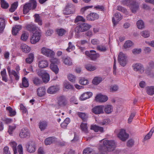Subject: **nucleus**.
Returning <instances> with one entry per match:
<instances>
[{
    "label": "nucleus",
    "instance_id": "nucleus-1",
    "mask_svg": "<svg viewBox=\"0 0 154 154\" xmlns=\"http://www.w3.org/2000/svg\"><path fill=\"white\" fill-rule=\"evenodd\" d=\"M115 147L116 144L114 140H104L103 145L100 146L99 149L101 152L112 151L115 149Z\"/></svg>",
    "mask_w": 154,
    "mask_h": 154
},
{
    "label": "nucleus",
    "instance_id": "nucleus-2",
    "mask_svg": "<svg viewBox=\"0 0 154 154\" xmlns=\"http://www.w3.org/2000/svg\"><path fill=\"white\" fill-rule=\"evenodd\" d=\"M7 69L8 75L10 79H12V76L13 75L14 76L16 80L18 81L19 80L20 76L18 72L20 70V68L19 66H17L16 67V70L17 72L14 70H11V68L9 66H8Z\"/></svg>",
    "mask_w": 154,
    "mask_h": 154
},
{
    "label": "nucleus",
    "instance_id": "nucleus-3",
    "mask_svg": "<svg viewBox=\"0 0 154 154\" xmlns=\"http://www.w3.org/2000/svg\"><path fill=\"white\" fill-rule=\"evenodd\" d=\"M91 26L88 24L82 23L77 25L75 28V32L78 33L83 32L88 30Z\"/></svg>",
    "mask_w": 154,
    "mask_h": 154
},
{
    "label": "nucleus",
    "instance_id": "nucleus-4",
    "mask_svg": "<svg viewBox=\"0 0 154 154\" xmlns=\"http://www.w3.org/2000/svg\"><path fill=\"white\" fill-rule=\"evenodd\" d=\"M51 63L50 65V68L56 74H57L59 71V68L57 64L59 63V60L56 58L52 59L51 60Z\"/></svg>",
    "mask_w": 154,
    "mask_h": 154
},
{
    "label": "nucleus",
    "instance_id": "nucleus-5",
    "mask_svg": "<svg viewBox=\"0 0 154 154\" xmlns=\"http://www.w3.org/2000/svg\"><path fill=\"white\" fill-rule=\"evenodd\" d=\"M41 34L40 32L38 31H36L31 36L30 42L32 44H35L38 42L40 39Z\"/></svg>",
    "mask_w": 154,
    "mask_h": 154
},
{
    "label": "nucleus",
    "instance_id": "nucleus-6",
    "mask_svg": "<svg viewBox=\"0 0 154 154\" xmlns=\"http://www.w3.org/2000/svg\"><path fill=\"white\" fill-rule=\"evenodd\" d=\"M133 70L139 73L142 74L145 70L143 65L140 63H136L133 64L132 66Z\"/></svg>",
    "mask_w": 154,
    "mask_h": 154
},
{
    "label": "nucleus",
    "instance_id": "nucleus-7",
    "mask_svg": "<svg viewBox=\"0 0 154 154\" xmlns=\"http://www.w3.org/2000/svg\"><path fill=\"white\" fill-rule=\"evenodd\" d=\"M74 11L73 5L72 3H69L66 5L63 12L64 14L67 15L73 13Z\"/></svg>",
    "mask_w": 154,
    "mask_h": 154
},
{
    "label": "nucleus",
    "instance_id": "nucleus-8",
    "mask_svg": "<svg viewBox=\"0 0 154 154\" xmlns=\"http://www.w3.org/2000/svg\"><path fill=\"white\" fill-rule=\"evenodd\" d=\"M120 65L123 66H125L127 63V57L122 52L119 53L118 59Z\"/></svg>",
    "mask_w": 154,
    "mask_h": 154
},
{
    "label": "nucleus",
    "instance_id": "nucleus-9",
    "mask_svg": "<svg viewBox=\"0 0 154 154\" xmlns=\"http://www.w3.org/2000/svg\"><path fill=\"white\" fill-rule=\"evenodd\" d=\"M56 102L59 106H65L67 104V101L64 96L61 95L57 97Z\"/></svg>",
    "mask_w": 154,
    "mask_h": 154
},
{
    "label": "nucleus",
    "instance_id": "nucleus-10",
    "mask_svg": "<svg viewBox=\"0 0 154 154\" xmlns=\"http://www.w3.org/2000/svg\"><path fill=\"white\" fill-rule=\"evenodd\" d=\"M27 151L29 152H34L36 149L35 143L32 141H29L26 144Z\"/></svg>",
    "mask_w": 154,
    "mask_h": 154
},
{
    "label": "nucleus",
    "instance_id": "nucleus-11",
    "mask_svg": "<svg viewBox=\"0 0 154 154\" xmlns=\"http://www.w3.org/2000/svg\"><path fill=\"white\" fill-rule=\"evenodd\" d=\"M19 136L21 138H29L30 136V131L27 128H23L21 130Z\"/></svg>",
    "mask_w": 154,
    "mask_h": 154
},
{
    "label": "nucleus",
    "instance_id": "nucleus-12",
    "mask_svg": "<svg viewBox=\"0 0 154 154\" xmlns=\"http://www.w3.org/2000/svg\"><path fill=\"white\" fill-rule=\"evenodd\" d=\"M104 106L99 105L94 106L92 109V112L95 114L98 115L104 113Z\"/></svg>",
    "mask_w": 154,
    "mask_h": 154
},
{
    "label": "nucleus",
    "instance_id": "nucleus-13",
    "mask_svg": "<svg viewBox=\"0 0 154 154\" xmlns=\"http://www.w3.org/2000/svg\"><path fill=\"white\" fill-rule=\"evenodd\" d=\"M129 135L127 134L125 130L121 129L118 134V137L122 141H125L129 137Z\"/></svg>",
    "mask_w": 154,
    "mask_h": 154
},
{
    "label": "nucleus",
    "instance_id": "nucleus-14",
    "mask_svg": "<svg viewBox=\"0 0 154 154\" xmlns=\"http://www.w3.org/2000/svg\"><path fill=\"white\" fill-rule=\"evenodd\" d=\"M41 52L43 54L48 57H52L54 54L51 50L44 47L42 48Z\"/></svg>",
    "mask_w": 154,
    "mask_h": 154
},
{
    "label": "nucleus",
    "instance_id": "nucleus-15",
    "mask_svg": "<svg viewBox=\"0 0 154 154\" xmlns=\"http://www.w3.org/2000/svg\"><path fill=\"white\" fill-rule=\"evenodd\" d=\"M26 29L29 31L30 33H33L34 32H35L36 31L39 30L38 28L33 23L27 24L26 26Z\"/></svg>",
    "mask_w": 154,
    "mask_h": 154
},
{
    "label": "nucleus",
    "instance_id": "nucleus-16",
    "mask_svg": "<svg viewBox=\"0 0 154 154\" xmlns=\"http://www.w3.org/2000/svg\"><path fill=\"white\" fill-rule=\"evenodd\" d=\"M114 16L112 18V22L114 25L115 26L122 19V16L120 13H117L115 14Z\"/></svg>",
    "mask_w": 154,
    "mask_h": 154
},
{
    "label": "nucleus",
    "instance_id": "nucleus-17",
    "mask_svg": "<svg viewBox=\"0 0 154 154\" xmlns=\"http://www.w3.org/2000/svg\"><path fill=\"white\" fill-rule=\"evenodd\" d=\"M108 99V97L101 94L97 95L95 97V100L97 102H103L106 101Z\"/></svg>",
    "mask_w": 154,
    "mask_h": 154
},
{
    "label": "nucleus",
    "instance_id": "nucleus-18",
    "mask_svg": "<svg viewBox=\"0 0 154 154\" xmlns=\"http://www.w3.org/2000/svg\"><path fill=\"white\" fill-rule=\"evenodd\" d=\"M59 89V88L58 86H52L48 88L47 92L48 94H54L57 92Z\"/></svg>",
    "mask_w": 154,
    "mask_h": 154
},
{
    "label": "nucleus",
    "instance_id": "nucleus-19",
    "mask_svg": "<svg viewBox=\"0 0 154 154\" xmlns=\"http://www.w3.org/2000/svg\"><path fill=\"white\" fill-rule=\"evenodd\" d=\"M99 17V15L97 14L92 13L88 14L86 18L88 20L92 21L98 19Z\"/></svg>",
    "mask_w": 154,
    "mask_h": 154
},
{
    "label": "nucleus",
    "instance_id": "nucleus-20",
    "mask_svg": "<svg viewBox=\"0 0 154 154\" xmlns=\"http://www.w3.org/2000/svg\"><path fill=\"white\" fill-rule=\"evenodd\" d=\"M93 95V93L91 92H87L82 94L80 97L81 100H84L91 97Z\"/></svg>",
    "mask_w": 154,
    "mask_h": 154
},
{
    "label": "nucleus",
    "instance_id": "nucleus-21",
    "mask_svg": "<svg viewBox=\"0 0 154 154\" xmlns=\"http://www.w3.org/2000/svg\"><path fill=\"white\" fill-rule=\"evenodd\" d=\"M37 95L42 97L44 96L46 93V89L45 87H42L38 88L37 91Z\"/></svg>",
    "mask_w": 154,
    "mask_h": 154
},
{
    "label": "nucleus",
    "instance_id": "nucleus-22",
    "mask_svg": "<svg viewBox=\"0 0 154 154\" xmlns=\"http://www.w3.org/2000/svg\"><path fill=\"white\" fill-rule=\"evenodd\" d=\"M139 5L136 2L135 0L134 2V3L132 4L130 6V8L132 13H135L139 8Z\"/></svg>",
    "mask_w": 154,
    "mask_h": 154
},
{
    "label": "nucleus",
    "instance_id": "nucleus-23",
    "mask_svg": "<svg viewBox=\"0 0 154 154\" xmlns=\"http://www.w3.org/2000/svg\"><path fill=\"white\" fill-rule=\"evenodd\" d=\"M22 29V26L20 25H17L13 27L12 29V33L13 35H16L19 31Z\"/></svg>",
    "mask_w": 154,
    "mask_h": 154
},
{
    "label": "nucleus",
    "instance_id": "nucleus-24",
    "mask_svg": "<svg viewBox=\"0 0 154 154\" xmlns=\"http://www.w3.org/2000/svg\"><path fill=\"white\" fill-rule=\"evenodd\" d=\"M48 122L46 121H41L39 123V128L41 131H43L46 128Z\"/></svg>",
    "mask_w": 154,
    "mask_h": 154
},
{
    "label": "nucleus",
    "instance_id": "nucleus-25",
    "mask_svg": "<svg viewBox=\"0 0 154 154\" xmlns=\"http://www.w3.org/2000/svg\"><path fill=\"white\" fill-rule=\"evenodd\" d=\"M77 115L83 121L85 122L87 121L88 118L87 114L85 112H78Z\"/></svg>",
    "mask_w": 154,
    "mask_h": 154
},
{
    "label": "nucleus",
    "instance_id": "nucleus-26",
    "mask_svg": "<svg viewBox=\"0 0 154 154\" xmlns=\"http://www.w3.org/2000/svg\"><path fill=\"white\" fill-rule=\"evenodd\" d=\"M91 129L94 130L95 132L100 131V132H103V128L98 126L96 125L91 126Z\"/></svg>",
    "mask_w": 154,
    "mask_h": 154
},
{
    "label": "nucleus",
    "instance_id": "nucleus-27",
    "mask_svg": "<svg viewBox=\"0 0 154 154\" xmlns=\"http://www.w3.org/2000/svg\"><path fill=\"white\" fill-rule=\"evenodd\" d=\"M104 111L106 114H110L113 111L112 106L110 105H107L104 106Z\"/></svg>",
    "mask_w": 154,
    "mask_h": 154
},
{
    "label": "nucleus",
    "instance_id": "nucleus-28",
    "mask_svg": "<svg viewBox=\"0 0 154 154\" xmlns=\"http://www.w3.org/2000/svg\"><path fill=\"white\" fill-rule=\"evenodd\" d=\"M26 3L28 6L30 7V8L31 9L34 10L36 7L37 3L35 0H30L29 2Z\"/></svg>",
    "mask_w": 154,
    "mask_h": 154
},
{
    "label": "nucleus",
    "instance_id": "nucleus-29",
    "mask_svg": "<svg viewBox=\"0 0 154 154\" xmlns=\"http://www.w3.org/2000/svg\"><path fill=\"white\" fill-rule=\"evenodd\" d=\"M5 25V19L2 18H0V33L3 32Z\"/></svg>",
    "mask_w": 154,
    "mask_h": 154
},
{
    "label": "nucleus",
    "instance_id": "nucleus-30",
    "mask_svg": "<svg viewBox=\"0 0 154 154\" xmlns=\"http://www.w3.org/2000/svg\"><path fill=\"white\" fill-rule=\"evenodd\" d=\"M38 65L40 68H45L48 66V63L46 60H42L39 62Z\"/></svg>",
    "mask_w": 154,
    "mask_h": 154
},
{
    "label": "nucleus",
    "instance_id": "nucleus-31",
    "mask_svg": "<svg viewBox=\"0 0 154 154\" xmlns=\"http://www.w3.org/2000/svg\"><path fill=\"white\" fill-rule=\"evenodd\" d=\"M0 73L2 77V80L5 82H7L8 80L6 69H4Z\"/></svg>",
    "mask_w": 154,
    "mask_h": 154
},
{
    "label": "nucleus",
    "instance_id": "nucleus-32",
    "mask_svg": "<svg viewBox=\"0 0 154 154\" xmlns=\"http://www.w3.org/2000/svg\"><path fill=\"white\" fill-rule=\"evenodd\" d=\"M55 141V139L53 137H49L46 139L45 143L46 145H50Z\"/></svg>",
    "mask_w": 154,
    "mask_h": 154
},
{
    "label": "nucleus",
    "instance_id": "nucleus-33",
    "mask_svg": "<svg viewBox=\"0 0 154 154\" xmlns=\"http://www.w3.org/2000/svg\"><path fill=\"white\" fill-rule=\"evenodd\" d=\"M21 48L22 51L25 53H28L30 50V48L25 44H22L21 45Z\"/></svg>",
    "mask_w": 154,
    "mask_h": 154
},
{
    "label": "nucleus",
    "instance_id": "nucleus-34",
    "mask_svg": "<svg viewBox=\"0 0 154 154\" xmlns=\"http://www.w3.org/2000/svg\"><path fill=\"white\" fill-rule=\"evenodd\" d=\"M135 0H123L122 2V4L124 5H126L130 7L131 5L134 3Z\"/></svg>",
    "mask_w": 154,
    "mask_h": 154
},
{
    "label": "nucleus",
    "instance_id": "nucleus-35",
    "mask_svg": "<svg viewBox=\"0 0 154 154\" xmlns=\"http://www.w3.org/2000/svg\"><path fill=\"white\" fill-rule=\"evenodd\" d=\"M146 89V92L149 95H152L154 94V86L147 87Z\"/></svg>",
    "mask_w": 154,
    "mask_h": 154
},
{
    "label": "nucleus",
    "instance_id": "nucleus-36",
    "mask_svg": "<svg viewBox=\"0 0 154 154\" xmlns=\"http://www.w3.org/2000/svg\"><path fill=\"white\" fill-rule=\"evenodd\" d=\"M34 59L33 54L30 53L29 54L28 57L26 59V61L27 63L30 64L33 62Z\"/></svg>",
    "mask_w": 154,
    "mask_h": 154
},
{
    "label": "nucleus",
    "instance_id": "nucleus-37",
    "mask_svg": "<svg viewBox=\"0 0 154 154\" xmlns=\"http://www.w3.org/2000/svg\"><path fill=\"white\" fill-rule=\"evenodd\" d=\"M22 87L21 86H20L21 88H27L29 86V83L27 79L25 77H24L22 79Z\"/></svg>",
    "mask_w": 154,
    "mask_h": 154
},
{
    "label": "nucleus",
    "instance_id": "nucleus-38",
    "mask_svg": "<svg viewBox=\"0 0 154 154\" xmlns=\"http://www.w3.org/2000/svg\"><path fill=\"white\" fill-rule=\"evenodd\" d=\"M42 79L44 82L47 83L49 80L50 76L47 73H44L42 76Z\"/></svg>",
    "mask_w": 154,
    "mask_h": 154
},
{
    "label": "nucleus",
    "instance_id": "nucleus-39",
    "mask_svg": "<svg viewBox=\"0 0 154 154\" xmlns=\"http://www.w3.org/2000/svg\"><path fill=\"white\" fill-rule=\"evenodd\" d=\"M29 36L28 32L24 31L21 36V39L23 41H26L27 40Z\"/></svg>",
    "mask_w": 154,
    "mask_h": 154
},
{
    "label": "nucleus",
    "instance_id": "nucleus-40",
    "mask_svg": "<svg viewBox=\"0 0 154 154\" xmlns=\"http://www.w3.org/2000/svg\"><path fill=\"white\" fill-rule=\"evenodd\" d=\"M85 67L88 71H93L96 69V66H92L89 64L85 65Z\"/></svg>",
    "mask_w": 154,
    "mask_h": 154
},
{
    "label": "nucleus",
    "instance_id": "nucleus-41",
    "mask_svg": "<svg viewBox=\"0 0 154 154\" xmlns=\"http://www.w3.org/2000/svg\"><path fill=\"white\" fill-rule=\"evenodd\" d=\"M35 21L36 23H38L39 25H42V20L40 19V16L38 14H35L34 15Z\"/></svg>",
    "mask_w": 154,
    "mask_h": 154
},
{
    "label": "nucleus",
    "instance_id": "nucleus-42",
    "mask_svg": "<svg viewBox=\"0 0 154 154\" xmlns=\"http://www.w3.org/2000/svg\"><path fill=\"white\" fill-rule=\"evenodd\" d=\"M18 6V2H15L12 4L9 11L11 12H13L15 11Z\"/></svg>",
    "mask_w": 154,
    "mask_h": 154
},
{
    "label": "nucleus",
    "instance_id": "nucleus-43",
    "mask_svg": "<svg viewBox=\"0 0 154 154\" xmlns=\"http://www.w3.org/2000/svg\"><path fill=\"white\" fill-rule=\"evenodd\" d=\"M30 7L28 6L26 3L23 6V12L24 14H26L28 13L29 11L31 10L30 8Z\"/></svg>",
    "mask_w": 154,
    "mask_h": 154
},
{
    "label": "nucleus",
    "instance_id": "nucleus-44",
    "mask_svg": "<svg viewBox=\"0 0 154 154\" xmlns=\"http://www.w3.org/2000/svg\"><path fill=\"white\" fill-rule=\"evenodd\" d=\"M10 144L13 148L14 154L17 153V143L15 141H12L11 142Z\"/></svg>",
    "mask_w": 154,
    "mask_h": 154
},
{
    "label": "nucleus",
    "instance_id": "nucleus-45",
    "mask_svg": "<svg viewBox=\"0 0 154 154\" xmlns=\"http://www.w3.org/2000/svg\"><path fill=\"white\" fill-rule=\"evenodd\" d=\"M6 109L10 113V116H13L16 115V112L15 111L13 110L10 106L7 107Z\"/></svg>",
    "mask_w": 154,
    "mask_h": 154
},
{
    "label": "nucleus",
    "instance_id": "nucleus-46",
    "mask_svg": "<svg viewBox=\"0 0 154 154\" xmlns=\"http://www.w3.org/2000/svg\"><path fill=\"white\" fill-rule=\"evenodd\" d=\"M133 45V43L130 40H128L125 42L124 45V47L125 48H129Z\"/></svg>",
    "mask_w": 154,
    "mask_h": 154
},
{
    "label": "nucleus",
    "instance_id": "nucleus-47",
    "mask_svg": "<svg viewBox=\"0 0 154 154\" xmlns=\"http://www.w3.org/2000/svg\"><path fill=\"white\" fill-rule=\"evenodd\" d=\"M56 31L59 36H63L65 34L66 32V31L63 29H57L56 30Z\"/></svg>",
    "mask_w": 154,
    "mask_h": 154
},
{
    "label": "nucleus",
    "instance_id": "nucleus-48",
    "mask_svg": "<svg viewBox=\"0 0 154 154\" xmlns=\"http://www.w3.org/2000/svg\"><path fill=\"white\" fill-rule=\"evenodd\" d=\"M1 7L4 9H7L9 7V4L5 0H1Z\"/></svg>",
    "mask_w": 154,
    "mask_h": 154
},
{
    "label": "nucleus",
    "instance_id": "nucleus-49",
    "mask_svg": "<svg viewBox=\"0 0 154 154\" xmlns=\"http://www.w3.org/2000/svg\"><path fill=\"white\" fill-rule=\"evenodd\" d=\"M80 127L82 131L84 132L85 133L88 132V127L87 126V124L86 123H82Z\"/></svg>",
    "mask_w": 154,
    "mask_h": 154
},
{
    "label": "nucleus",
    "instance_id": "nucleus-50",
    "mask_svg": "<svg viewBox=\"0 0 154 154\" xmlns=\"http://www.w3.org/2000/svg\"><path fill=\"white\" fill-rule=\"evenodd\" d=\"M102 81V78L99 77H95L92 81L93 83L95 85H97Z\"/></svg>",
    "mask_w": 154,
    "mask_h": 154
},
{
    "label": "nucleus",
    "instance_id": "nucleus-51",
    "mask_svg": "<svg viewBox=\"0 0 154 154\" xmlns=\"http://www.w3.org/2000/svg\"><path fill=\"white\" fill-rule=\"evenodd\" d=\"M137 28L139 29H142L144 27V23L141 20H138L137 23Z\"/></svg>",
    "mask_w": 154,
    "mask_h": 154
},
{
    "label": "nucleus",
    "instance_id": "nucleus-52",
    "mask_svg": "<svg viewBox=\"0 0 154 154\" xmlns=\"http://www.w3.org/2000/svg\"><path fill=\"white\" fill-rule=\"evenodd\" d=\"M63 63L66 64L68 66L71 65L72 64V60L69 57H67L64 59Z\"/></svg>",
    "mask_w": 154,
    "mask_h": 154
},
{
    "label": "nucleus",
    "instance_id": "nucleus-53",
    "mask_svg": "<svg viewBox=\"0 0 154 154\" xmlns=\"http://www.w3.org/2000/svg\"><path fill=\"white\" fill-rule=\"evenodd\" d=\"M32 81L33 83L36 85H38L42 83L41 80L38 77L33 78Z\"/></svg>",
    "mask_w": 154,
    "mask_h": 154
},
{
    "label": "nucleus",
    "instance_id": "nucleus-54",
    "mask_svg": "<svg viewBox=\"0 0 154 154\" xmlns=\"http://www.w3.org/2000/svg\"><path fill=\"white\" fill-rule=\"evenodd\" d=\"M94 53V54L91 53L89 57L91 60H96L97 57H99L100 56V55L99 54L96 53V52Z\"/></svg>",
    "mask_w": 154,
    "mask_h": 154
},
{
    "label": "nucleus",
    "instance_id": "nucleus-55",
    "mask_svg": "<svg viewBox=\"0 0 154 154\" xmlns=\"http://www.w3.org/2000/svg\"><path fill=\"white\" fill-rule=\"evenodd\" d=\"M97 49L98 50L101 52H105L106 51V47L103 45H98L97 47Z\"/></svg>",
    "mask_w": 154,
    "mask_h": 154
},
{
    "label": "nucleus",
    "instance_id": "nucleus-56",
    "mask_svg": "<svg viewBox=\"0 0 154 154\" xmlns=\"http://www.w3.org/2000/svg\"><path fill=\"white\" fill-rule=\"evenodd\" d=\"M154 130L152 129L149 133L145 136L144 139L145 140H147L149 139L152 136V134L154 132Z\"/></svg>",
    "mask_w": 154,
    "mask_h": 154
},
{
    "label": "nucleus",
    "instance_id": "nucleus-57",
    "mask_svg": "<svg viewBox=\"0 0 154 154\" xmlns=\"http://www.w3.org/2000/svg\"><path fill=\"white\" fill-rule=\"evenodd\" d=\"M75 48V46L72 45L71 42H69L68 43V47L66 49V50L67 51L69 52H70V50H74Z\"/></svg>",
    "mask_w": 154,
    "mask_h": 154
},
{
    "label": "nucleus",
    "instance_id": "nucleus-58",
    "mask_svg": "<svg viewBox=\"0 0 154 154\" xmlns=\"http://www.w3.org/2000/svg\"><path fill=\"white\" fill-rule=\"evenodd\" d=\"M94 151L90 150L89 148L85 149L83 152V154H91V153L94 154Z\"/></svg>",
    "mask_w": 154,
    "mask_h": 154
},
{
    "label": "nucleus",
    "instance_id": "nucleus-59",
    "mask_svg": "<svg viewBox=\"0 0 154 154\" xmlns=\"http://www.w3.org/2000/svg\"><path fill=\"white\" fill-rule=\"evenodd\" d=\"M79 82L81 85H85L88 84L89 82L87 79H85L84 78H82L79 80Z\"/></svg>",
    "mask_w": 154,
    "mask_h": 154
},
{
    "label": "nucleus",
    "instance_id": "nucleus-60",
    "mask_svg": "<svg viewBox=\"0 0 154 154\" xmlns=\"http://www.w3.org/2000/svg\"><path fill=\"white\" fill-rule=\"evenodd\" d=\"M85 19L81 16H77L74 22L75 23H77L79 21L84 22Z\"/></svg>",
    "mask_w": 154,
    "mask_h": 154
},
{
    "label": "nucleus",
    "instance_id": "nucleus-61",
    "mask_svg": "<svg viewBox=\"0 0 154 154\" xmlns=\"http://www.w3.org/2000/svg\"><path fill=\"white\" fill-rule=\"evenodd\" d=\"M68 78L71 82H75V77L72 74H69L68 75Z\"/></svg>",
    "mask_w": 154,
    "mask_h": 154
},
{
    "label": "nucleus",
    "instance_id": "nucleus-62",
    "mask_svg": "<svg viewBox=\"0 0 154 154\" xmlns=\"http://www.w3.org/2000/svg\"><path fill=\"white\" fill-rule=\"evenodd\" d=\"M134 143V142L133 140L130 139L127 142V145L128 147H131L133 146Z\"/></svg>",
    "mask_w": 154,
    "mask_h": 154
},
{
    "label": "nucleus",
    "instance_id": "nucleus-63",
    "mask_svg": "<svg viewBox=\"0 0 154 154\" xmlns=\"http://www.w3.org/2000/svg\"><path fill=\"white\" fill-rule=\"evenodd\" d=\"M142 35L144 38H147L149 36V32L148 31H144L141 32Z\"/></svg>",
    "mask_w": 154,
    "mask_h": 154
},
{
    "label": "nucleus",
    "instance_id": "nucleus-64",
    "mask_svg": "<svg viewBox=\"0 0 154 154\" xmlns=\"http://www.w3.org/2000/svg\"><path fill=\"white\" fill-rule=\"evenodd\" d=\"M9 149V147L8 146H5L3 149V154H11Z\"/></svg>",
    "mask_w": 154,
    "mask_h": 154
}]
</instances>
